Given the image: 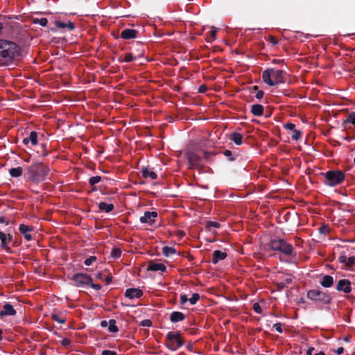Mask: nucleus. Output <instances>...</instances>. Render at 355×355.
I'll return each instance as SVG.
<instances>
[{"instance_id": "nucleus-34", "label": "nucleus", "mask_w": 355, "mask_h": 355, "mask_svg": "<svg viewBox=\"0 0 355 355\" xmlns=\"http://www.w3.org/2000/svg\"><path fill=\"white\" fill-rule=\"evenodd\" d=\"M119 59L121 62H130L134 60L135 58L132 55V53H126L123 59L122 57H121Z\"/></svg>"}, {"instance_id": "nucleus-32", "label": "nucleus", "mask_w": 355, "mask_h": 355, "mask_svg": "<svg viewBox=\"0 0 355 355\" xmlns=\"http://www.w3.org/2000/svg\"><path fill=\"white\" fill-rule=\"evenodd\" d=\"M108 324V329L110 332L116 333L118 331L119 329L116 325V321L114 320H110Z\"/></svg>"}, {"instance_id": "nucleus-60", "label": "nucleus", "mask_w": 355, "mask_h": 355, "mask_svg": "<svg viewBox=\"0 0 355 355\" xmlns=\"http://www.w3.org/2000/svg\"><path fill=\"white\" fill-rule=\"evenodd\" d=\"M0 222L1 223H3L4 222V218L3 217H1L0 218Z\"/></svg>"}, {"instance_id": "nucleus-41", "label": "nucleus", "mask_w": 355, "mask_h": 355, "mask_svg": "<svg viewBox=\"0 0 355 355\" xmlns=\"http://www.w3.org/2000/svg\"><path fill=\"white\" fill-rule=\"evenodd\" d=\"M96 260V257L94 256H92L87 259H86L84 261L85 266H90L93 262Z\"/></svg>"}, {"instance_id": "nucleus-23", "label": "nucleus", "mask_w": 355, "mask_h": 355, "mask_svg": "<svg viewBox=\"0 0 355 355\" xmlns=\"http://www.w3.org/2000/svg\"><path fill=\"white\" fill-rule=\"evenodd\" d=\"M334 284V278L330 275H324L322 277L320 284L324 288H329Z\"/></svg>"}, {"instance_id": "nucleus-61", "label": "nucleus", "mask_w": 355, "mask_h": 355, "mask_svg": "<svg viewBox=\"0 0 355 355\" xmlns=\"http://www.w3.org/2000/svg\"><path fill=\"white\" fill-rule=\"evenodd\" d=\"M2 331L0 329V340L2 339Z\"/></svg>"}, {"instance_id": "nucleus-9", "label": "nucleus", "mask_w": 355, "mask_h": 355, "mask_svg": "<svg viewBox=\"0 0 355 355\" xmlns=\"http://www.w3.org/2000/svg\"><path fill=\"white\" fill-rule=\"evenodd\" d=\"M73 280L76 286L80 287L89 286L92 282V279L89 275L81 273L75 275L73 277Z\"/></svg>"}, {"instance_id": "nucleus-14", "label": "nucleus", "mask_w": 355, "mask_h": 355, "mask_svg": "<svg viewBox=\"0 0 355 355\" xmlns=\"http://www.w3.org/2000/svg\"><path fill=\"white\" fill-rule=\"evenodd\" d=\"M351 125H355V112L349 113L346 119L343 120V126L345 130H348L351 129Z\"/></svg>"}, {"instance_id": "nucleus-44", "label": "nucleus", "mask_w": 355, "mask_h": 355, "mask_svg": "<svg viewBox=\"0 0 355 355\" xmlns=\"http://www.w3.org/2000/svg\"><path fill=\"white\" fill-rule=\"evenodd\" d=\"M253 309L257 313H261L262 311L261 306L258 303L254 304Z\"/></svg>"}, {"instance_id": "nucleus-47", "label": "nucleus", "mask_w": 355, "mask_h": 355, "mask_svg": "<svg viewBox=\"0 0 355 355\" xmlns=\"http://www.w3.org/2000/svg\"><path fill=\"white\" fill-rule=\"evenodd\" d=\"M141 325L143 327H150L152 322L150 320H144L141 322Z\"/></svg>"}, {"instance_id": "nucleus-21", "label": "nucleus", "mask_w": 355, "mask_h": 355, "mask_svg": "<svg viewBox=\"0 0 355 355\" xmlns=\"http://www.w3.org/2000/svg\"><path fill=\"white\" fill-rule=\"evenodd\" d=\"M55 24L57 28L61 29L67 28L69 31H73L75 28L74 24L70 21L67 23L61 21H56Z\"/></svg>"}, {"instance_id": "nucleus-8", "label": "nucleus", "mask_w": 355, "mask_h": 355, "mask_svg": "<svg viewBox=\"0 0 355 355\" xmlns=\"http://www.w3.org/2000/svg\"><path fill=\"white\" fill-rule=\"evenodd\" d=\"M185 156L189 162L190 168H197L201 166V157L196 152L188 151Z\"/></svg>"}, {"instance_id": "nucleus-27", "label": "nucleus", "mask_w": 355, "mask_h": 355, "mask_svg": "<svg viewBox=\"0 0 355 355\" xmlns=\"http://www.w3.org/2000/svg\"><path fill=\"white\" fill-rule=\"evenodd\" d=\"M141 172L143 176L146 178L155 180L157 177V174L154 171L150 170L148 168H143Z\"/></svg>"}, {"instance_id": "nucleus-19", "label": "nucleus", "mask_w": 355, "mask_h": 355, "mask_svg": "<svg viewBox=\"0 0 355 355\" xmlns=\"http://www.w3.org/2000/svg\"><path fill=\"white\" fill-rule=\"evenodd\" d=\"M227 253L220 250H215L213 252L212 263L216 264L218 261L224 260L227 257Z\"/></svg>"}, {"instance_id": "nucleus-29", "label": "nucleus", "mask_w": 355, "mask_h": 355, "mask_svg": "<svg viewBox=\"0 0 355 355\" xmlns=\"http://www.w3.org/2000/svg\"><path fill=\"white\" fill-rule=\"evenodd\" d=\"M98 208L101 211H104L106 213H109L114 209V205L112 204H107L104 202H101L98 204Z\"/></svg>"}, {"instance_id": "nucleus-10", "label": "nucleus", "mask_w": 355, "mask_h": 355, "mask_svg": "<svg viewBox=\"0 0 355 355\" xmlns=\"http://www.w3.org/2000/svg\"><path fill=\"white\" fill-rule=\"evenodd\" d=\"M157 217V211H146L144 216H141L139 220L141 223L148 225H153L155 222V218Z\"/></svg>"}, {"instance_id": "nucleus-58", "label": "nucleus", "mask_w": 355, "mask_h": 355, "mask_svg": "<svg viewBox=\"0 0 355 355\" xmlns=\"http://www.w3.org/2000/svg\"><path fill=\"white\" fill-rule=\"evenodd\" d=\"M314 355H324V353L323 352H319L318 353H316Z\"/></svg>"}, {"instance_id": "nucleus-22", "label": "nucleus", "mask_w": 355, "mask_h": 355, "mask_svg": "<svg viewBox=\"0 0 355 355\" xmlns=\"http://www.w3.org/2000/svg\"><path fill=\"white\" fill-rule=\"evenodd\" d=\"M23 142L26 145H28L29 143H31V144L33 146L36 145L37 143V133L34 131H32L28 137H26L23 139Z\"/></svg>"}, {"instance_id": "nucleus-15", "label": "nucleus", "mask_w": 355, "mask_h": 355, "mask_svg": "<svg viewBox=\"0 0 355 355\" xmlns=\"http://www.w3.org/2000/svg\"><path fill=\"white\" fill-rule=\"evenodd\" d=\"M142 294V291L139 288H128L125 293V296L130 299H134L139 298Z\"/></svg>"}, {"instance_id": "nucleus-18", "label": "nucleus", "mask_w": 355, "mask_h": 355, "mask_svg": "<svg viewBox=\"0 0 355 355\" xmlns=\"http://www.w3.org/2000/svg\"><path fill=\"white\" fill-rule=\"evenodd\" d=\"M16 314V311L14 309L12 305L6 304L3 306V309L0 311V316L4 315H14Z\"/></svg>"}, {"instance_id": "nucleus-24", "label": "nucleus", "mask_w": 355, "mask_h": 355, "mask_svg": "<svg viewBox=\"0 0 355 355\" xmlns=\"http://www.w3.org/2000/svg\"><path fill=\"white\" fill-rule=\"evenodd\" d=\"M230 139L236 145H241L243 142V135L238 132H232L230 135Z\"/></svg>"}, {"instance_id": "nucleus-53", "label": "nucleus", "mask_w": 355, "mask_h": 355, "mask_svg": "<svg viewBox=\"0 0 355 355\" xmlns=\"http://www.w3.org/2000/svg\"><path fill=\"white\" fill-rule=\"evenodd\" d=\"M336 352L338 355H341L344 352V348L343 347H340L336 349Z\"/></svg>"}, {"instance_id": "nucleus-43", "label": "nucleus", "mask_w": 355, "mask_h": 355, "mask_svg": "<svg viewBox=\"0 0 355 355\" xmlns=\"http://www.w3.org/2000/svg\"><path fill=\"white\" fill-rule=\"evenodd\" d=\"M284 127L285 129L293 131L295 128V125L294 123H287L284 125Z\"/></svg>"}, {"instance_id": "nucleus-49", "label": "nucleus", "mask_w": 355, "mask_h": 355, "mask_svg": "<svg viewBox=\"0 0 355 355\" xmlns=\"http://www.w3.org/2000/svg\"><path fill=\"white\" fill-rule=\"evenodd\" d=\"M102 355H116V352L111 350H103Z\"/></svg>"}, {"instance_id": "nucleus-11", "label": "nucleus", "mask_w": 355, "mask_h": 355, "mask_svg": "<svg viewBox=\"0 0 355 355\" xmlns=\"http://www.w3.org/2000/svg\"><path fill=\"white\" fill-rule=\"evenodd\" d=\"M336 289L345 293H349L352 291L351 282L346 279H340L337 284Z\"/></svg>"}, {"instance_id": "nucleus-31", "label": "nucleus", "mask_w": 355, "mask_h": 355, "mask_svg": "<svg viewBox=\"0 0 355 355\" xmlns=\"http://www.w3.org/2000/svg\"><path fill=\"white\" fill-rule=\"evenodd\" d=\"M32 21H33V24H40L42 26H46L48 23V20L45 17H42V18L35 17V18H33Z\"/></svg>"}, {"instance_id": "nucleus-28", "label": "nucleus", "mask_w": 355, "mask_h": 355, "mask_svg": "<svg viewBox=\"0 0 355 355\" xmlns=\"http://www.w3.org/2000/svg\"><path fill=\"white\" fill-rule=\"evenodd\" d=\"M23 168L21 166L16 168H11L9 170V173L12 178H19L23 174Z\"/></svg>"}, {"instance_id": "nucleus-30", "label": "nucleus", "mask_w": 355, "mask_h": 355, "mask_svg": "<svg viewBox=\"0 0 355 355\" xmlns=\"http://www.w3.org/2000/svg\"><path fill=\"white\" fill-rule=\"evenodd\" d=\"M176 250L173 247L164 246L162 248V253L166 257H170L176 254Z\"/></svg>"}, {"instance_id": "nucleus-39", "label": "nucleus", "mask_w": 355, "mask_h": 355, "mask_svg": "<svg viewBox=\"0 0 355 355\" xmlns=\"http://www.w3.org/2000/svg\"><path fill=\"white\" fill-rule=\"evenodd\" d=\"M199 299H200V295L198 293H193L191 297H190L189 299V301L191 304L193 305V304H196V302L199 300Z\"/></svg>"}, {"instance_id": "nucleus-63", "label": "nucleus", "mask_w": 355, "mask_h": 355, "mask_svg": "<svg viewBox=\"0 0 355 355\" xmlns=\"http://www.w3.org/2000/svg\"><path fill=\"white\" fill-rule=\"evenodd\" d=\"M354 163L355 164V157L354 158Z\"/></svg>"}, {"instance_id": "nucleus-33", "label": "nucleus", "mask_w": 355, "mask_h": 355, "mask_svg": "<svg viewBox=\"0 0 355 355\" xmlns=\"http://www.w3.org/2000/svg\"><path fill=\"white\" fill-rule=\"evenodd\" d=\"M220 223L216 221H207L206 227L209 231H211L212 228H218Z\"/></svg>"}, {"instance_id": "nucleus-2", "label": "nucleus", "mask_w": 355, "mask_h": 355, "mask_svg": "<svg viewBox=\"0 0 355 355\" xmlns=\"http://www.w3.org/2000/svg\"><path fill=\"white\" fill-rule=\"evenodd\" d=\"M49 171V166L42 162H36L26 168L25 177L28 181L37 184L46 180Z\"/></svg>"}, {"instance_id": "nucleus-4", "label": "nucleus", "mask_w": 355, "mask_h": 355, "mask_svg": "<svg viewBox=\"0 0 355 355\" xmlns=\"http://www.w3.org/2000/svg\"><path fill=\"white\" fill-rule=\"evenodd\" d=\"M324 184L329 187H335L341 184L345 178V173L340 170L329 171L324 174Z\"/></svg>"}, {"instance_id": "nucleus-62", "label": "nucleus", "mask_w": 355, "mask_h": 355, "mask_svg": "<svg viewBox=\"0 0 355 355\" xmlns=\"http://www.w3.org/2000/svg\"><path fill=\"white\" fill-rule=\"evenodd\" d=\"M101 273H99V274L98 275V277H99V278H100V277H101Z\"/></svg>"}, {"instance_id": "nucleus-26", "label": "nucleus", "mask_w": 355, "mask_h": 355, "mask_svg": "<svg viewBox=\"0 0 355 355\" xmlns=\"http://www.w3.org/2000/svg\"><path fill=\"white\" fill-rule=\"evenodd\" d=\"M170 319L173 322H178L184 319V315L181 312L173 311L171 314Z\"/></svg>"}, {"instance_id": "nucleus-48", "label": "nucleus", "mask_w": 355, "mask_h": 355, "mask_svg": "<svg viewBox=\"0 0 355 355\" xmlns=\"http://www.w3.org/2000/svg\"><path fill=\"white\" fill-rule=\"evenodd\" d=\"M70 340L68 338H63L62 340H60V344L64 347H67L70 345Z\"/></svg>"}, {"instance_id": "nucleus-46", "label": "nucleus", "mask_w": 355, "mask_h": 355, "mask_svg": "<svg viewBox=\"0 0 355 355\" xmlns=\"http://www.w3.org/2000/svg\"><path fill=\"white\" fill-rule=\"evenodd\" d=\"M273 328L279 333L282 332V327L281 323H276L273 325Z\"/></svg>"}, {"instance_id": "nucleus-36", "label": "nucleus", "mask_w": 355, "mask_h": 355, "mask_svg": "<svg viewBox=\"0 0 355 355\" xmlns=\"http://www.w3.org/2000/svg\"><path fill=\"white\" fill-rule=\"evenodd\" d=\"M216 33L217 30L214 28H212L209 31V35L207 38V41L209 42L214 41L216 39Z\"/></svg>"}, {"instance_id": "nucleus-56", "label": "nucleus", "mask_w": 355, "mask_h": 355, "mask_svg": "<svg viewBox=\"0 0 355 355\" xmlns=\"http://www.w3.org/2000/svg\"><path fill=\"white\" fill-rule=\"evenodd\" d=\"M314 350V347H309L307 350L306 354L307 355H312V352Z\"/></svg>"}, {"instance_id": "nucleus-57", "label": "nucleus", "mask_w": 355, "mask_h": 355, "mask_svg": "<svg viewBox=\"0 0 355 355\" xmlns=\"http://www.w3.org/2000/svg\"><path fill=\"white\" fill-rule=\"evenodd\" d=\"M101 325L103 327H105L107 326V322L105 321V320H103L101 322Z\"/></svg>"}, {"instance_id": "nucleus-50", "label": "nucleus", "mask_w": 355, "mask_h": 355, "mask_svg": "<svg viewBox=\"0 0 355 355\" xmlns=\"http://www.w3.org/2000/svg\"><path fill=\"white\" fill-rule=\"evenodd\" d=\"M188 300H189V299L187 298L186 295H180V303L182 304H185Z\"/></svg>"}, {"instance_id": "nucleus-55", "label": "nucleus", "mask_w": 355, "mask_h": 355, "mask_svg": "<svg viewBox=\"0 0 355 355\" xmlns=\"http://www.w3.org/2000/svg\"><path fill=\"white\" fill-rule=\"evenodd\" d=\"M224 155L227 157L232 155V152L230 150H225L224 152Z\"/></svg>"}, {"instance_id": "nucleus-7", "label": "nucleus", "mask_w": 355, "mask_h": 355, "mask_svg": "<svg viewBox=\"0 0 355 355\" xmlns=\"http://www.w3.org/2000/svg\"><path fill=\"white\" fill-rule=\"evenodd\" d=\"M166 338L168 340V347L173 351L176 350L178 348L182 347L184 344L183 340L182 339L180 334L169 331Z\"/></svg>"}, {"instance_id": "nucleus-40", "label": "nucleus", "mask_w": 355, "mask_h": 355, "mask_svg": "<svg viewBox=\"0 0 355 355\" xmlns=\"http://www.w3.org/2000/svg\"><path fill=\"white\" fill-rule=\"evenodd\" d=\"M51 318L53 320L57 321L60 324H63L66 321L65 318L59 317L58 315L55 314H53Z\"/></svg>"}, {"instance_id": "nucleus-51", "label": "nucleus", "mask_w": 355, "mask_h": 355, "mask_svg": "<svg viewBox=\"0 0 355 355\" xmlns=\"http://www.w3.org/2000/svg\"><path fill=\"white\" fill-rule=\"evenodd\" d=\"M269 41L272 45H275L278 42L277 40L273 36H270Z\"/></svg>"}, {"instance_id": "nucleus-12", "label": "nucleus", "mask_w": 355, "mask_h": 355, "mask_svg": "<svg viewBox=\"0 0 355 355\" xmlns=\"http://www.w3.org/2000/svg\"><path fill=\"white\" fill-rule=\"evenodd\" d=\"M19 231L24 235L26 241H30L32 240L33 236L31 235V232L33 231V228L31 227L21 224L19 225Z\"/></svg>"}, {"instance_id": "nucleus-37", "label": "nucleus", "mask_w": 355, "mask_h": 355, "mask_svg": "<svg viewBox=\"0 0 355 355\" xmlns=\"http://www.w3.org/2000/svg\"><path fill=\"white\" fill-rule=\"evenodd\" d=\"M101 180V177L99 176V175H96V176H94V177H91L89 179V183L91 186H94L96 184L98 183Z\"/></svg>"}, {"instance_id": "nucleus-1", "label": "nucleus", "mask_w": 355, "mask_h": 355, "mask_svg": "<svg viewBox=\"0 0 355 355\" xmlns=\"http://www.w3.org/2000/svg\"><path fill=\"white\" fill-rule=\"evenodd\" d=\"M21 48L15 42L0 40V66L8 65L21 56Z\"/></svg>"}, {"instance_id": "nucleus-6", "label": "nucleus", "mask_w": 355, "mask_h": 355, "mask_svg": "<svg viewBox=\"0 0 355 355\" xmlns=\"http://www.w3.org/2000/svg\"><path fill=\"white\" fill-rule=\"evenodd\" d=\"M307 297L311 300L320 302L324 304H329L331 301L329 295L317 289L309 291L307 293Z\"/></svg>"}, {"instance_id": "nucleus-59", "label": "nucleus", "mask_w": 355, "mask_h": 355, "mask_svg": "<svg viewBox=\"0 0 355 355\" xmlns=\"http://www.w3.org/2000/svg\"><path fill=\"white\" fill-rule=\"evenodd\" d=\"M106 280H107V283H110V282L111 281V277H107V279H106Z\"/></svg>"}, {"instance_id": "nucleus-35", "label": "nucleus", "mask_w": 355, "mask_h": 355, "mask_svg": "<svg viewBox=\"0 0 355 355\" xmlns=\"http://www.w3.org/2000/svg\"><path fill=\"white\" fill-rule=\"evenodd\" d=\"M121 250L119 248H113L111 251V257L114 259H118L121 257Z\"/></svg>"}, {"instance_id": "nucleus-45", "label": "nucleus", "mask_w": 355, "mask_h": 355, "mask_svg": "<svg viewBox=\"0 0 355 355\" xmlns=\"http://www.w3.org/2000/svg\"><path fill=\"white\" fill-rule=\"evenodd\" d=\"M319 232L321 234H327L329 232V228L327 226H322L319 228Z\"/></svg>"}, {"instance_id": "nucleus-3", "label": "nucleus", "mask_w": 355, "mask_h": 355, "mask_svg": "<svg viewBox=\"0 0 355 355\" xmlns=\"http://www.w3.org/2000/svg\"><path fill=\"white\" fill-rule=\"evenodd\" d=\"M285 72L276 69H268L262 73L264 83L270 86H275L284 83Z\"/></svg>"}, {"instance_id": "nucleus-42", "label": "nucleus", "mask_w": 355, "mask_h": 355, "mask_svg": "<svg viewBox=\"0 0 355 355\" xmlns=\"http://www.w3.org/2000/svg\"><path fill=\"white\" fill-rule=\"evenodd\" d=\"M253 89L254 90H257V94L255 95L256 98H258V99L262 98L263 96V92L261 91V90H258V87L257 86H254Z\"/></svg>"}, {"instance_id": "nucleus-54", "label": "nucleus", "mask_w": 355, "mask_h": 355, "mask_svg": "<svg viewBox=\"0 0 355 355\" xmlns=\"http://www.w3.org/2000/svg\"><path fill=\"white\" fill-rule=\"evenodd\" d=\"M205 90H206V87H205V86H204V85L200 86V87H199V89H198V91H199V92H200V93L205 92Z\"/></svg>"}, {"instance_id": "nucleus-17", "label": "nucleus", "mask_w": 355, "mask_h": 355, "mask_svg": "<svg viewBox=\"0 0 355 355\" xmlns=\"http://www.w3.org/2000/svg\"><path fill=\"white\" fill-rule=\"evenodd\" d=\"M12 241V236L10 234H6L5 233L0 232V245L1 248L7 249L8 245Z\"/></svg>"}, {"instance_id": "nucleus-20", "label": "nucleus", "mask_w": 355, "mask_h": 355, "mask_svg": "<svg viewBox=\"0 0 355 355\" xmlns=\"http://www.w3.org/2000/svg\"><path fill=\"white\" fill-rule=\"evenodd\" d=\"M137 31L135 29H125L121 33V37L125 40L133 39L137 37Z\"/></svg>"}, {"instance_id": "nucleus-16", "label": "nucleus", "mask_w": 355, "mask_h": 355, "mask_svg": "<svg viewBox=\"0 0 355 355\" xmlns=\"http://www.w3.org/2000/svg\"><path fill=\"white\" fill-rule=\"evenodd\" d=\"M166 269L164 264L161 263H157L151 261L148 263V270L151 271H162L164 272Z\"/></svg>"}, {"instance_id": "nucleus-25", "label": "nucleus", "mask_w": 355, "mask_h": 355, "mask_svg": "<svg viewBox=\"0 0 355 355\" xmlns=\"http://www.w3.org/2000/svg\"><path fill=\"white\" fill-rule=\"evenodd\" d=\"M251 112L254 116H261L263 114V107L259 104L252 105Z\"/></svg>"}, {"instance_id": "nucleus-5", "label": "nucleus", "mask_w": 355, "mask_h": 355, "mask_svg": "<svg viewBox=\"0 0 355 355\" xmlns=\"http://www.w3.org/2000/svg\"><path fill=\"white\" fill-rule=\"evenodd\" d=\"M268 245L271 250L281 252L285 255H291L293 252L292 245L282 239L271 240Z\"/></svg>"}, {"instance_id": "nucleus-38", "label": "nucleus", "mask_w": 355, "mask_h": 355, "mask_svg": "<svg viewBox=\"0 0 355 355\" xmlns=\"http://www.w3.org/2000/svg\"><path fill=\"white\" fill-rule=\"evenodd\" d=\"M301 136H302V134L300 130L295 129L292 131L291 137L294 140L297 141L298 139H300Z\"/></svg>"}, {"instance_id": "nucleus-13", "label": "nucleus", "mask_w": 355, "mask_h": 355, "mask_svg": "<svg viewBox=\"0 0 355 355\" xmlns=\"http://www.w3.org/2000/svg\"><path fill=\"white\" fill-rule=\"evenodd\" d=\"M338 261L340 263L344 264L345 268H349L355 264L354 257H347L345 255L341 254L338 257Z\"/></svg>"}, {"instance_id": "nucleus-52", "label": "nucleus", "mask_w": 355, "mask_h": 355, "mask_svg": "<svg viewBox=\"0 0 355 355\" xmlns=\"http://www.w3.org/2000/svg\"><path fill=\"white\" fill-rule=\"evenodd\" d=\"M93 288H94L96 291H98L101 288V286L99 284H92V282L89 284Z\"/></svg>"}]
</instances>
